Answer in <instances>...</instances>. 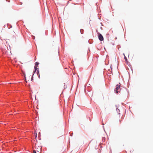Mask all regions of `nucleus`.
<instances>
[{"instance_id":"obj_2","label":"nucleus","mask_w":153,"mask_h":153,"mask_svg":"<svg viewBox=\"0 0 153 153\" xmlns=\"http://www.w3.org/2000/svg\"><path fill=\"white\" fill-rule=\"evenodd\" d=\"M98 38L99 40L101 41L103 40V37L102 35L100 33L98 34Z\"/></svg>"},{"instance_id":"obj_6","label":"nucleus","mask_w":153,"mask_h":153,"mask_svg":"<svg viewBox=\"0 0 153 153\" xmlns=\"http://www.w3.org/2000/svg\"><path fill=\"white\" fill-rule=\"evenodd\" d=\"M35 137L36 138L37 137V134L36 133V135H35Z\"/></svg>"},{"instance_id":"obj_7","label":"nucleus","mask_w":153,"mask_h":153,"mask_svg":"<svg viewBox=\"0 0 153 153\" xmlns=\"http://www.w3.org/2000/svg\"><path fill=\"white\" fill-rule=\"evenodd\" d=\"M31 80H33V77L32 76L31 78Z\"/></svg>"},{"instance_id":"obj_1","label":"nucleus","mask_w":153,"mask_h":153,"mask_svg":"<svg viewBox=\"0 0 153 153\" xmlns=\"http://www.w3.org/2000/svg\"><path fill=\"white\" fill-rule=\"evenodd\" d=\"M120 85L117 84L116 85L115 91L116 92L117 94L118 92H120Z\"/></svg>"},{"instance_id":"obj_8","label":"nucleus","mask_w":153,"mask_h":153,"mask_svg":"<svg viewBox=\"0 0 153 153\" xmlns=\"http://www.w3.org/2000/svg\"><path fill=\"white\" fill-rule=\"evenodd\" d=\"M125 59L126 60H127V59L126 58V57H125Z\"/></svg>"},{"instance_id":"obj_4","label":"nucleus","mask_w":153,"mask_h":153,"mask_svg":"<svg viewBox=\"0 0 153 153\" xmlns=\"http://www.w3.org/2000/svg\"><path fill=\"white\" fill-rule=\"evenodd\" d=\"M24 77L25 78V81L26 82H27V81H26V76H25V74H24Z\"/></svg>"},{"instance_id":"obj_3","label":"nucleus","mask_w":153,"mask_h":153,"mask_svg":"<svg viewBox=\"0 0 153 153\" xmlns=\"http://www.w3.org/2000/svg\"><path fill=\"white\" fill-rule=\"evenodd\" d=\"M39 64V63L38 62H36V63H35V68H36V65H37L38 64Z\"/></svg>"},{"instance_id":"obj_5","label":"nucleus","mask_w":153,"mask_h":153,"mask_svg":"<svg viewBox=\"0 0 153 153\" xmlns=\"http://www.w3.org/2000/svg\"><path fill=\"white\" fill-rule=\"evenodd\" d=\"M33 153H36V151L35 150H33Z\"/></svg>"}]
</instances>
